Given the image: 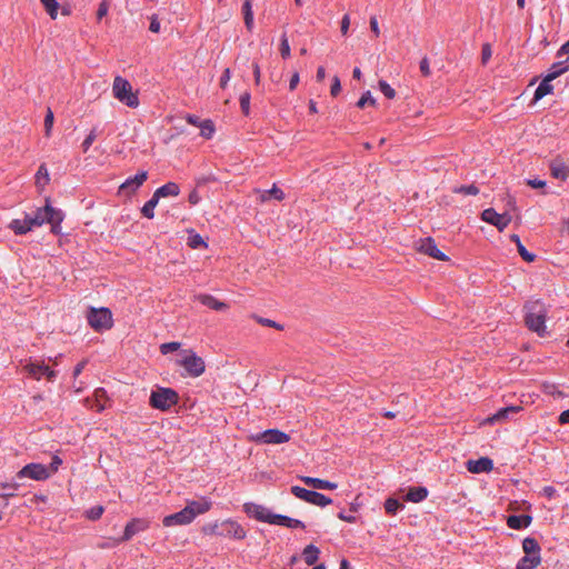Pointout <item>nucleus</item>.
<instances>
[{"label": "nucleus", "mask_w": 569, "mask_h": 569, "mask_svg": "<svg viewBox=\"0 0 569 569\" xmlns=\"http://www.w3.org/2000/svg\"><path fill=\"white\" fill-rule=\"evenodd\" d=\"M201 532L204 536L226 537L234 540H243L247 536L246 529L231 518L206 523L201 528Z\"/></svg>", "instance_id": "f257e3e1"}, {"label": "nucleus", "mask_w": 569, "mask_h": 569, "mask_svg": "<svg viewBox=\"0 0 569 569\" xmlns=\"http://www.w3.org/2000/svg\"><path fill=\"white\" fill-rule=\"evenodd\" d=\"M243 511L250 517L260 522H266L274 526L286 527L289 517L284 515L273 513L269 508L254 502H246Z\"/></svg>", "instance_id": "f03ea898"}, {"label": "nucleus", "mask_w": 569, "mask_h": 569, "mask_svg": "<svg viewBox=\"0 0 569 569\" xmlns=\"http://www.w3.org/2000/svg\"><path fill=\"white\" fill-rule=\"evenodd\" d=\"M112 94L119 102L129 108L136 109L140 104L138 92L133 91L131 83L121 76L113 79Z\"/></svg>", "instance_id": "7ed1b4c3"}, {"label": "nucleus", "mask_w": 569, "mask_h": 569, "mask_svg": "<svg viewBox=\"0 0 569 569\" xmlns=\"http://www.w3.org/2000/svg\"><path fill=\"white\" fill-rule=\"evenodd\" d=\"M64 219V213L51 204L50 198H46V203L42 208H38V227L48 223L51 227V232L56 236L61 234V223Z\"/></svg>", "instance_id": "20e7f679"}, {"label": "nucleus", "mask_w": 569, "mask_h": 569, "mask_svg": "<svg viewBox=\"0 0 569 569\" xmlns=\"http://www.w3.org/2000/svg\"><path fill=\"white\" fill-rule=\"evenodd\" d=\"M526 325L528 328L537 332L540 337L546 333L547 311L540 301L530 302L526 306Z\"/></svg>", "instance_id": "39448f33"}, {"label": "nucleus", "mask_w": 569, "mask_h": 569, "mask_svg": "<svg viewBox=\"0 0 569 569\" xmlns=\"http://www.w3.org/2000/svg\"><path fill=\"white\" fill-rule=\"evenodd\" d=\"M179 401L178 392L171 388L158 387L151 391L149 403L160 411H168Z\"/></svg>", "instance_id": "423d86ee"}, {"label": "nucleus", "mask_w": 569, "mask_h": 569, "mask_svg": "<svg viewBox=\"0 0 569 569\" xmlns=\"http://www.w3.org/2000/svg\"><path fill=\"white\" fill-rule=\"evenodd\" d=\"M89 326L97 332L109 330L113 326L112 312L109 308H90L87 313Z\"/></svg>", "instance_id": "0eeeda50"}, {"label": "nucleus", "mask_w": 569, "mask_h": 569, "mask_svg": "<svg viewBox=\"0 0 569 569\" xmlns=\"http://www.w3.org/2000/svg\"><path fill=\"white\" fill-rule=\"evenodd\" d=\"M38 481L51 477L62 463V459L57 453L47 451L38 455Z\"/></svg>", "instance_id": "6e6552de"}, {"label": "nucleus", "mask_w": 569, "mask_h": 569, "mask_svg": "<svg viewBox=\"0 0 569 569\" xmlns=\"http://www.w3.org/2000/svg\"><path fill=\"white\" fill-rule=\"evenodd\" d=\"M184 356L178 360V365L183 367L187 375L193 378L201 376L206 370L204 361L192 350L183 351Z\"/></svg>", "instance_id": "1a4fd4ad"}, {"label": "nucleus", "mask_w": 569, "mask_h": 569, "mask_svg": "<svg viewBox=\"0 0 569 569\" xmlns=\"http://www.w3.org/2000/svg\"><path fill=\"white\" fill-rule=\"evenodd\" d=\"M290 491L296 498L313 506L326 507L332 503V500L329 497L315 490H308L299 486H292Z\"/></svg>", "instance_id": "9d476101"}, {"label": "nucleus", "mask_w": 569, "mask_h": 569, "mask_svg": "<svg viewBox=\"0 0 569 569\" xmlns=\"http://www.w3.org/2000/svg\"><path fill=\"white\" fill-rule=\"evenodd\" d=\"M251 439L259 443L282 445L290 440V436L279 429H268L253 435Z\"/></svg>", "instance_id": "9b49d317"}, {"label": "nucleus", "mask_w": 569, "mask_h": 569, "mask_svg": "<svg viewBox=\"0 0 569 569\" xmlns=\"http://www.w3.org/2000/svg\"><path fill=\"white\" fill-rule=\"evenodd\" d=\"M481 219L495 226L499 231H503L511 222V216L507 212L498 213L495 209H485L481 213Z\"/></svg>", "instance_id": "f8f14e48"}, {"label": "nucleus", "mask_w": 569, "mask_h": 569, "mask_svg": "<svg viewBox=\"0 0 569 569\" xmlns=\"http://www.w3.org/2000/svg\"><path fill=\"white\" fill-rule=\"evenodd\" d=\"M417 250L437 260L447 261L449 259L441 250L438 249L435 240L430 237L420 239L417 242Z\"/></svg>", "instance_id": "ddd939ff"}, {"label": "nucleus", "mask_w": 569, "mask_h": 569, "mask_svg": "<svg viewBox=\"0 0 569 569\" xmlns=\"http://www.w3.org/2000/svg\"><path fill=\"white\" fill-rule=\"evenodd\" d=\"M194 520L190 510L183 508L179 512L166 516L162 520L164 527L184 526Z\"/></svg>", "instance_id": "4468645a"}, {"label": "nucleus", "mask_w": 569, "mask_h": 569, "mask_svg": "<svg viewBox=\"0 0 569 569\" xmlns=\"http://www.w3.org/2000/svg\"><path fill=\"white\" fill-rule=\"evenodd\" d=\"M36 226V214H26L24 219H14L10 222L9 228L16 234H26L28 231H31Z\"/></svg>", "instance_id": "2eb2a0df"}, {"label": "nucleus", "mask_w": 569, "mask_h": 569, "mask_svg": "<svg viewBox=\"0 0 569 569\" xmlns=\"http://www.w3.org/2000/svg\"><path fill=\"white\" fill-rule=\"evenodd\" d=\"M149 522L144 519L134 518L126 525L121 541L130 540L134 535L146 530Z\"/></svg>", "instance_id": "dca6fc26"}, {"label": "nucleus", "mask_w": 569, "mask_h": 569, "mask_svg": "<svg viewBox=\"0 0 569 569\" xmlns=\"http://www.w3.org/2000/svg\"><path fill=\"white\" fill-rule=\"evenodd\" d=\"M466 466L471 473L490 472L493 469V461L488 457H481L477 460H468Z\"/></svg>", "instance_id": "f3484780"}, {"label": "nucleus", "mask_w": 569, "mask_h": 569, "mask_svg": "<svg viewBox=\"0 0 569 569\" xmlns=\"http://www.w3.org/2000/svg\"><path fill=\"white\" fill-rule=\"evenodd\" d=\"M147 179L148 172L143 170L139 171L136 176L126 179V181L120 186V190L133 193L146 182Z\"/></svg>", "instance_id": "a211bd4d"}, {"label": "nucleus", "mask_w": 569, "mask_h": 569, "mask_svg": "<svg viewBox=\"0 0 569 569\" xmlns=\"http://www.w3.org/2000/svg\"><path fill=\"white\" fill-rule=\"evenodd\" d=\"M522 410L520 406H508L499 409L495 415L485 419L483 423L493 425L496 422L505 421L509 419V417L513 413H517Z\"/></svg>", "instance_id": "6ab92c4d"}, {"label": "nucleus", "mask_w": 569, "mask_h": 569, "mask_svg": "<svg viewBox=\"0 0 569 569\" xmlns=\"http://www.w3.org/2000/svg\"><path fill=\"white\" fill-rule=\"evenodd\" d=\"M40 2L42 4L43 9L46 10V12L49 14V17L52 20L57 19L59 9L61 10L62 16L71 14L70 7H67V6L61 7L57 0H40Z\"/></svg>", "instance_id": "aec40b11"}, {"label": "nucleus", "mask_w": 569, "mask_h": 569, "mask_svg": "<svg viewBox=\"0 0 569 569\" xmlns=\"http://www.w3.org/2000/svg\"><path fill=\"white\" fill-rule=\"evenodd\" d=\"M299 479L308 487H311L313 489L318 490H335L337 489L338 485L336 482H331L329 480H323L320 478L309 477V476H301Z\"/></svg>", "instance_id": "412c9836"}, {"label": "nucleus", "mask_w": 569, "mask_h": 569, "mask_svg": "<svg viewBox=\"0 0 569 569\" xmlns=\"http://www.w3.org/2000/svg\"><path fill=\"white\" fill-rule=\"evenodd\" d=\"M550 173L553 178L565 181L569 177V166L560 158L550 161Z\"/></svg>", "instance_id": "4be33fe9"}, {"label": "nucleus", "mask_w": 569, "mask_h": 569, "mask_svg": "<svg viewBox=\"0 0 569 569\" xmlns=\"http://www.w3.org/2000/svg\"><path fill=\"white\" fill-rule=\"evenodd\" d=\"M211 507L212 502L207 498H202L200 500L189 501L184 508L190 510L192 517L196 519L197 516L208 512Z\"/></svg>", "instance_id": "5701e85b"}, {"label": "nucleus", "mask_w": 569, "mask_h": 569, "mask_svg": "<svg viewBox=\"0 0 569 569\" xmlns=\"http://www.w3.org/2000/svg\"><path fill=\"white\" fill-rule=\"evenodd\" d=\"M196 299L203 306L216 311H226L228 309L227 303L219 301L217 298L208 293H200L196 296Z\"/></svg>", "instance_id": "b1692460"}, {"label": "nucleus", "mask_w": 569, "mask_h": 569, "mask_svg": "<svg viewBox=\"0 0 569 569\" xmlns=\"http://www.w3.org/2000/svg\"><path fill=\"white\" fill-rule=\"evenodd\" d=\"M532 517L529 515H512L507 519V525L511 529L520 530L530 526Z\"/></svg>", "instance_id": "393cba45"}, {"label": "nucleus", "mask_w": 569, "mask_h": 569, "mask_svg": "<svg viewBox=\"0 0 569 569\" xmlns=\"http://www.w3.org/2000/svg\"><path fill=\"white\" fill-rule=\"evenodd\" d=\"M94 399H87L88 405L91 409L101 412L106 408L107 391L103 388H98L93 393Z\"/></svg>", "instance_id": "a878e982"}, {"label": "nucleus", "mask_w": 569, "mask_h": 569, "mask_svg": "<svg viewBox=\"0 0 569 569\" xmlns=\"http://www.w3.org/2000/svg\"><path fill=\"white\" fill-rule=\"evenodd\" d=\"M428 497V489L426 487H411L405 496L406 501L421 502Z\"/></svg>", "instance_id": "bb28decb"}, {"label": "nucleus", "mask_w": 569, "mask_h": 569, "mask_svg": "<svg viewBox=\"0 0 569 569\" xmlns=\"http://www.w3.org/2000/svg\"><path fill=\"white\" fill-rule=\"evenodd\" d=\"M157 196L161 198L177 197L180 193V187L178 183L170 181L156 189Z\"/></svg>", "instance_id": "cd10ccee"}, {"label": "nucleus", "mask_w": 569, "mask_h": 569, "mask_svg": "<svg viewBox=\"0 0 569 569\" xmlns=\"http://www.w3.org/2000/svg\"><path fill=\"white\" fill-rule=\"evenodd\" d=\"M551 81L552 80H550L549 78L543 77V79L541 80V82L539 83V86L537 87V89L535 91V94H533L535 101H538V100L542 99L543 97H546L547 94L552 93L553 86L551 84Z\"/></svg>", "instance_id": "c85d7f7f"}, {"label": "nucleus", "mask_w": 569, "mask_h": 569, "mask_svg": "<svg viewBox=\"0 0 569 569\" xmlns=\"http://www.w3.org/2000/svg\"><path fill=\"white\" fill-rule=\"evenodd\" d=\"M259 193V198L261 202H266L270 199V197H273L278 201H281L284 199V192L278 188L276 184L272 186L269 190H257Z\"/></svg>", "instance_id": "c756f323"}, {"label": "nucleus", "mask_w": 569, "mask_h": 569, "mask_svg": "<svg viewBox=\"0 0 569 569\" xmlns=\"http://www.w3.org/2000/svg\"><path fill=\"white\" fill-rule=\"evenodd\" d=\"M23 478H30L32 480H36V462H30L26 465L14 477V486L18 487L22 485L20 481Z\"/></svg>", "instance_id": "7c9ffc66"}, {"label": "nucleus", "mask_w": 569, "mask_h": 569, "mask_svg": "<svg viewBox=\"0 0 569 569\" xmlns=\"http://www.w3.org/2000/svg\"><path fill=\"white\" fill-rule=\"evenodd\" d=\"M320 549L315 545H308L303 551L302 557L308 566H313L319 559Z\"/></svg>", "instance_id": "2f4dec72"}, {"label": "nucleus", "mask_w": 569, "mask_h": 569, "mask_svg": "<svg viewBox=\"0 0 569 569\" xmlns=\"http://www.w3.org/2000/svg\"><path fill=\"white\" fill-rule=\"evenodd\" d=\"M242 13H243L244 26H246L247 30L251 32L253 30V26H254L251 0H244V2L242 4Z\"/></svg>", "instance_id": "473e14b6"}, {"label": "nucleus", "mask_w": 569, "mask_h": 569, "mask_svg": "<svg viewBox=\"0 0 569 569\" xmlns=\"http://www.w3.org/2000/svg\"><path fill=\"white\" fill-rule=\"evenodd\" d=\"M541 561L540 556L525 555L517 563L516 569H535Z\"/></svg>", "instance_id": "72a5a7b5"}, {"label": "nucleus", "mask_w": 569, "mask_h": 569, "mask_svg": "<svg viewBox=\"0 0 569 569\" xmlns=\"http://www.w3.org/2000/svg\"><path fill=\"white\" fill-rule=\"evenodd\" d=\"M522 549L526 555L540 556V546L535 538H525L522 541Z\"/></svg>", "instance_id": "f704fd0d"}, {"label": "nucleus", "mask_w": 569, "mask_h": 569, "mask_svg": "<svg viewBox=\"0 0 569 569\" xmlns=\"http://www.w3.org/2000/svg\"><path fill=\"white\" fill-rule=\"evenodd\" d=\"M569 69V66L567 64V61H559L551 66L549 69V72L545 76L549 78L550 80H555L559 76H561L563 72H566Z\"/></svg>", "instance_id": "c9c22d12"}, {"label": "nucleus", "mask_w": 569, "mask_h": 569, "mask_svg": "<svg viewBox=\"0 0 569 569\" xmlns=\"http://www.w3.org/2000/svg\"><path fill=\"white\" fill-rule=\"evenodd\" d=\"M216 128L210 119H206L200 126V136L204 139H211L214 134Z\"/></svg>", "instance_id": "e433bc0d"}, {"label": "nucleus", "mask_w": 569, "mask_h": 569, "mask_svg": "<svg viewBox=\"0 0 569 569\" xmlns=\"http://www.w3.org/2000/svg\"><path fill=\"white\" fill-rule=\"evenodd\" d=\"M57 376V372L48 365L38 363V380L42 377H46L48 380L52 381Z\"/></svg>", "instance_id": "4c0bfd02"}, {"label": "nucleus", "mask_w": 569, "mask_h": 569, "mask_svg": "<svg viewBox=\"0 0 569 569\" xmlns=\"http://www.w3.org/2000/svg\"><path fill=\"white\" fill-rule=\"evenodd\" d=\"M403 505L400 503L396 498H388L385 501V510L388 515L395 516L398 510L402 509Z\"/></svg>", "instance_id": "58836bf2"}, {"label": "nucleus", "mask_w": 569, "mask_h": 569, "mask_svg": "<svg viewBox=\"0 0 569 569\" xmlns=\"http://www.w3.org/2000/svg\"><path fill=\"white\" fill-rule=\"evenodd\" d=\"M103 511H104V508L102 506H94L86 511V517L89 520L94 521V520H98L101 518V516L103 515Z\"/></svg>", "instance_id": "ea45409f"}, {"label": "nucleus", "mask_w": 569, "mask_h": 569, "mask_svg": "<svg viewBox=\"0 0 569 569\" xmlns=\"http://www.w3.org/2000/svg\"><path fill=\"white\" fill-rule=\"evenodd\" d=\"M378 86H379V89L380 91L383 93V96L388 99H393L396 97V91L393 88H391V86L385 81V80H380L378 82Z\"/></svg>", "instance_id": "a19ab883"}, {"label": "nucleus", "mask_w": 569, "mask_h": 569, "mask_svg": "<svg viewBox=\"0 0 569 569\" xmlns=\"http://www.w3.org/2000/svg\"><path fill=\"white\" fill-rule=\"evenodd\" d=\"M250 99H251V96L249 92H243L240 96V99H239L240 108L244 116H248L250 113Z\"/></svg>", "instance_id": "79ce46f5"}, {"label": "nucleus", "mask_w": 569, "mask_h": 569, "mask_svg": "<svg viewBox=\"0 0 569 569\" xmlns=\"http://www.w3.org/2000/svg\"><path fill=\"white\" fill-rule=\"evenodd\" d=\"M453 192L463 193V194H468V196H476L479 193V189L475 184L460 186V187L455 188Z\"/></svg>", "instance_id": "37998d69"}, {"label": "nucleus", "mask_w": 569, "mask_h": 569, "mask_svg": "<svg viewBox=\"0 0 569 569\" xmlns=\"http://www.w3.org/2000/svg\"><path fill=\"white\" fill-rule=\"evenodd\" d=\"M97 137H98L97 129L96 128L91 129V131L89 132V134L86 137V139L83 140V142L81 144L83 152H87L90 149V147L92 146V143L94 142Z\"/></svg>", "instance_id": "c03bdc74"}, {"label": "nucleus", "mask_w": 569, "mask_h": 569, "mask_svg": "<svg viewBox=\"0 0 569 569\" xmlns=\"http://www.w3.org/2000/svg\"><path fill=\"white\" fill-rule=\"evenodd\" d=\"M53 120H54L53 112L50 108H48L46 117H44V133L47 137H49L51 133Z\"/></svg>", "instance_id": "a18cd8bd"}, {"label": "nucleus", "mask_w": 569, "mask_h": 569, "mask_svg": "<svg viewBox=\"0 0 569 569\" xmlns=\"http://www.w3.org/2000/svg\"><path fill=\"white\" fill-rule=\"evenodd\" d=\"M542 390L545 393L550 395L552 397H563V392L558 389V387L553 383H543Z\"/></svg>", "instance_id": "49530a36"}, {"label": "nucleus", "mask_w": 569, "mask_h": 569, "mask_svg": "<svg viewBox=\"0 0 569 569\" xmlns=\"http://www.w3.org/2000/svg\"><path fill=\"white\" fill-rule=\"evenodd\" d=\"M290 46L287 38V34L283 33L281 37V43H280V53L283 59H288L290 57Z\"/></svg>", "instance_id": "de8ad7c7"}, {"label": "nucleus", "mask_w": 569, "mask_h": 569, "mask_svg": "<svg viewBox=\"0 0 569 569\" xmlns=\"http://www.w3.org/2000/svg\"><path fill=\"white\" fill-rule=\"evenodd\" d=\"M50 181L49 172L47 168L42 164L38 167V186L39 184H48Z\"/></svg>", "instance_id": "09e8293b"}, {"label": "nucleus", "mask_w": 569, "mask_h": 569, "mask_svg": "<svg viewBox=\"0 0 569 569\" xmlns=\"http://www.w3.org/2000/svg\"><path fill=\"white\" fill-rule=\"evenodd\" d=\"M517 250L520 254V257L527 261V262H533L535 259H536V254L535 253H531L529 252L525 246L522 243H519V246L517 247Z\"/></svg>", "instance_id": "8fccbe9b"}, {"label": "nucleus", "mask_w": 569, "mask_h": 569, "mask_svg": "<svg viewBox=\"0 0 569 569\" xmlns=\"http://www.w3.org/2000/svg\"><path fill=\"white\" fill-rule=\"evenodd\" d=\"M367 103L371 106L376 104V100L375 98H372L370 91H366L365 93H362L361 98L357 102V107L363 108Z\"/></svg>", "instance_id": "3c124183"}, {"label": "nucleus", "mask_w": 569, "mask_h": 569, "mask_svg": "<svg viewBox=\"0 0 569 569\" xmlns=\"http://www.w3.org/2000/svg\"><path fill=\"white\" fill-rule=\"evenodd\" d=\"M180 346H181V343L176 342V341L166 342L160 346V351L162 355H167V353L177 351L180 348Z\"/></svg>", "instance_id": "603ef678"}, {"label": "nucleus", "mask_w": 569, "mask_h": 569, "mask_svg": "<svg viewBox=\"0 0 569 569\" xmlns=\"http://www.w3.org/2000/svg\"><path fill=\"white\" fill-rule=\"evenodd\" d=\"M254 319L262 326H266V327H271V328H274L277 330H282L283 329V326L271 320V319H268V318H261V317H257L254 316Z\"/></svg>", "instance_id": "864d4df0"}, {"label": "nucleus", "mask_w": 569, "mask_h": 569, "mask_svg": "<svg viewBox=\"0 0 569 569\" xmlns=\"http://www.w3.org/2000/svg\"><path fill=\"white\" fill-rule=\"evenodd\" d=\"M189 246L193 249L199 248L201 246H206V242L203 241L202 237L198 233L192 234L189 238Z\"/></svg>", "instance_id": "5fc2aeb1"}, {"label": "nucleus", "mask_w": 569, "mask_h": 569, "mask_svg": "<svg viewBox=\"0 0 569 569\" xmlns=\"http://www.w3.org/2000/svg\"><path fill=\"white\" fill-rule=\"evenodd\" d=\"M491 56H492L491 46L489 43H485L482 46V50H481L482 63L486 64L490 60Z\"/></svg>", "instance_id": "6e6d98bb"}, {"label": "nucleus", "mask_w": 569, "mask_h": 569, "mask_svg": "<svg viewBox=\"0 0 569 569\" xmlns=\"http://www.w3.org/2000/svg\"><path fill=\"white\" fill-rule=\"evenodd\" d=\"M341 91V83H340V79L335 76L333 79H332V84H331V89H330V93L336 97L340 93Z\"/></svg>", "instance_id": "4d7b16f0"}, {"label": "nucleus", "mask_w": 569, "mask_h": 569, "mask_svg": "<svg viewBox=\"0 0 569 569\" xmlns=\"http://www.w3.org/2000/svg\"><path fill=\"white\" fill-rule=\"evenodd\" d=\"M141 213L147 219H153V217H154V208L146 202L143 204V207L141 208Z\"/></svg>", "instance_id": "13d9d810"}, {"label": "nucleus", "mask_w": 569, "mask_h": 569, "mask_svg": "<svg viewBox=\"0 0 569 569\" xmlns=\"http://www.w3.org/2000/svg\"><path fill=\"white\" fill-rule=\"evenodd\" d=\"M286 528H290V529H297V528L305 529L306 525L301 520H299V519H295V518L289 517V521L287 522Z\"/></svg>", "instance_id": "bf43d9fd"}, {"label": "nucleus", "mask_w": 569, "mask_h": 569, "mask_svg": "<svg viewBox=\"0 0 569 569\" xmlns=\"http://www.w3.org/2000/svg\"><path fill=\"white\" fill-rule=\"evenodd\" d=\"M108 10H109V4L107 3V1H102L99 4L98 11H97L98 20H101L103 17H106L108 13Z\"/></svg>", "instance_id": "052dcab7"}, {"label": "nucleus", "mask_w": 569, "mask_h": 569, "mask_svg": "<svg viewBox=\"0 0 569 569\" xmlns=\"http://www.w3.org/2000/svg\"><path fill=\"white\" fill-rule=\"evenodd\" d=\"M230 78H231L230 69H229V68H226V69L223 70V72H222L221 78H220V87H221L222 89H226V88H227V86H228V82H229Z\"/></svg>", "instance_id": "680f3d73"}, {"label": "nucleus", "mask_w": 569, "mask_h": 569, "mask_svg": "<svg viewBox=\"0 0 569 569\" xmlns=\"http://www.w3.org/2000/svg\"><path fill=\"white\" fill-rule=\"evenodd\" d=\"M542 496H545L546 498L548 499H552L556 497L557 495V489L552 486H546L542 488V491H541Z\"/></svg>", "instance_id": "e2e57ef3"}, {"label": "nucleus", "mask_w": 569, "mask_h": 569, "mask_svg": "<svg viewBox=\"0 0 569 569\" xmlns=\"http://www.w3.org/2000/svg\"><path fill=\"white\" fill-rule=\"evenodd\" d=\"M149 30L154 33L160 32V21L157 16L151 17Z\"/></svg>", "instance_id": "0e129e2a"}, {"label": "nucleus", "mask_w": 569, "mask_h": 569, "mask_svg": "<svg viewBox=\"0 0 569 569\" xmlns=\"http://www.w3.org/2000/svg\"><path fill=\"white\" fill-rule=\"evenodd\" d=\"M338 518L342 521H346V522H349V523H355L357 521V518L356 516L351 515V513H346L343 511H340L338 513Z\"/></svg>", "instance_id": "69168bd1"}, {"label": "nucleus", "mask_w": 569, "mask_h": 569, "mask_svg": "<svg viewBox=\"0 0 569 569\" xmlns=\"http://www.w3.org/2000/svg\"><path fill=\"white\" fill-rule=\"evenodd\" d=\"M527 184L533 189H540L546 187V181L540 179H528Z\"/></svg>", "instance_id": "338daca9"}, {"label": "nucleus", "mask_w": 569, "mask_h": 569, "mask_svg": "<svg viewBox=\"0 0 569 569\" xmlns=\"http://www.w3.org/2000/svg\"><path fill=\"white\" fill-rule=\"evenodd\" d=\"M184 119L189 124L199 127V128L201 126V122L203 121V120H200V118L194 114H187Z\"/></svg>", "instance_id": "774afa93"}]
</instances>
